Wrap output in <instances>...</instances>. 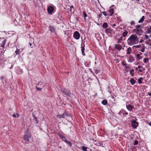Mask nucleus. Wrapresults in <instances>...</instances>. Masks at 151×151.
Instances as JSON below:
<instances>
[{
    "instance_id": "nucleus-32",
    "label": "nucleus",
    "mask_w": 151,
    "mask_h": 151,
    "mask_svg": "<svg viewBox=\"0 0 151 151\" xmlns=\"http://www.w3.org/2000/svg\"><path fill=\"white\" fill-rule=\"evenodd\" d=\"M5 42H6L5 40H3V41L2 43V45L1 46L2 47H4V45L5 44Z\"/></svg>"
},
{
    "instance_id": "nucleus-23",
    "label": "nucleus",
    "mask_w": 151,
    "mask_h": 151,
    "mask_svg": "<svg viewBox=\"0 0 151 151\" xmlns=\"http://www.w3.org/2000/svg\"><path fill=\"white\" fill-rule=\"evenodd\" d=\"M84 50H85V49L84 48V47H83V46H82L81 47V51H82V54L83 55H85V54L84 53Z\"/></svg>"
},
{
    "instance_id": "nucleus-53",
    "label": "nucleus",
    "mask_w": 151,
    "mask_h": 151,
    "mask_svg": "<svg viewBox=\"0 0 151 151\" xmlns=\"http://www.w3.org/2000/svg\"><path fill=\"white\" fill-rule=\"evenodd\" d=\"M116 26V24H114L113 25V26Z\"/></svg>"
},
{
    "instance_id": "nucleus-10",
    "label": "nucleus",
    "mask_w": 151,
    "mask_h": 151,
    "mask_svg": "<svg viewBox=\"0 0 151 151\" xmlns=\"http://www.w3.org/2000/svg\"><path fill=\"white\" fill-rule=\"evenodd\" d=\"M146 32L148 34L151 33V26H149L147 27V30Z\"/></svg>"
},
{
    "instance_id": "nucleus-15",
    "label": "nucleus",
    "mask_w": 151,
    "mask_h": 151,
    "mask_svg": "<svg viewBox=\"0 0 151 151\" xmlns=\"http://www.w3.org/2000/svg\"><path fill=\"white\" fill-rule=\"evenodd\" d=\"M65 142L68 144L69 146H72L71 142L69 140H65Z\"/></svg>"
},
{
    "instance_id": "nucleus-35",
    "label": "nucleus",
    "mask_w": 151,
    "mask_h": 151,
    "mask_svg": "<svg viewBox=\"0 0 151 151\" xmlns=\"http://www.w3.org/2000/svg\"><path fill=\"white\" fill-rule=\"evenodd\" d=\"M140 27H141V26L140 25H137L136 26V29H139V28H140Z\"/></svg>"
},
{
    "instance_id": "nucleus-51",
    "label": "nucleus",
    "mask_w": 151,
    "mask_h": 151,
    "mask_svg": "<svg viewBox=\"0 0 151 151\" xmlns=\"http://www.w3.org/2000/svg\"><path fill=\"white\" fill-rule=\"evenodd\" d=\"M29 45L30 46H31L32 45V44L30 42L29 43Z\"/></svg>"
},
{
    "instance_id": "nucleus-52",
    "label": "nucleus",
    "mask_w": 151,
    "mask_h": 151,
    "mask_svg": "<svg viewBox=\"0 0 151 151\" xmlns=\"http://www.w3.org/2000/svg\"><path fill=\"white\" fill-rule=\"evenodd\" d=\"M139 70V71H140V72H142V70H140H140Z\"/></svg>"
},
{
    "instance_id": "nucleus-44",
    "label": "nucleus",
    "mask_w": 151,
    "mask_h": 151,
    "mask_svg": "<svg viewBox=\"0 0 151 151\" xmlns=\"http://www.w3.org/2000/svg\"><path fill=\"white\" fill-rule=\"evenodd\" d=\"M33 116H34V118H35V121H37V118L36 117H35L34 115H33Z\"/></svg>"
},
{
    "instance_id": "nucleus-7",
    "label": "nucleus",
    "mask_w": 151,
    "mask_h": 151,
    "mask_svg": "<svg viewBox=\"0 0 151 151\" xmlns=\"http://www.w3.org/2000/svg\"><path fill=\"white\" fill-rule=\"evenodd\" d=\"M68 116V115L66 113H64L62 114L58 115L57 116V117H58L59 118H65Z\"/></svg>"
},
{
    "instance_id": "nucleus-2",
    "label": "nucleus",
    "mask_w": 151,
    "mask_h": 151,
    "mask_svg": "<svg viewBox=\"0 0 151 151\" xmlns=\"http://www.w3.org/2000/svg\"><path fill=\"white\" fill-rule=\"evenodd\" d=\"M30 135L28 132H26L24 136V139L27 141H28L29 139L30 138Z\"/></svg>"
},
{
    "instance_id": "nucleus-28",
    "label": "nucleus",
    "mask_w": 151,
    "mask_h": 151,
    "mask_svg": "<svg viewBox=\"0 0 151 151\" xmlns=\"http://www.w3.org/2000/svg\"><path fill=\"white\" fill-rule=\"evenodd\" d=\"M136 58L138 60H139L140 58H141V57L140 56V55L139 54H137L136 56Z\"/></svg>"
},
{
    "instance_id": "nucleus-14",
    "label": "nucleus",
    "mask_w": 151,
    "mask_h": 151,
    "mask_svg": "<svg viewBox=\"0 0 151 151\" xmlns=\"http://www.w3.org/2000/svg\"><path fill=\"white\" fill-rule=\"evenodd\" d=\"M130 82L132 85H134L136 81L133 79L132 78L130 80Z\"/></svg>"
},
{
    "instance_id": "nucleus-34",
    "label": "nucleus",
    "mask_w": 151,
    "mask_h": 151,
    "mask_svg": "<svg viewBox=\"0 0 151 151\" xmlns=\"http://www.w3.org/2000/svg\"><path fill=\"white\" fill-rule=\"evenodd\" d=\"M83 14L84 17V18L85 19V17H87V16L86 13L85 12H83Z\"/></svg>"
},
{
    "instance_id": "nucleus-33",
    "label": "nucleus",
    "mask_w": 151,
    "mask_h": 151,
    "mask_svg": "<svg viewBox=\"0 0 151 151\" xmlns=\"http://www.w3.org/2000/svg\"><path fill=\"white\" fill-rule=\"evenodd\" d=\"M143 79V78H142L141 77L139 79H138V82L139 83H142V81H141V80H142Z\"/></svg>"
},
{
    "instance_id": "nucleus-47",
    "label": "nucleus",
    "mask_w": 151,
    "mask_h": 151,
    "mask_svg": "<svg viewBox=\"0 0 151 151\" xmlns=\"http://www.w3.org/2000/svg\"><path fill=\"white\" fill-rule=\"evenodd\" d=\"M148 94L149 96H151V93H149Z\"/></svg>"
},
{
    "instance_id": "nucleus-30",
    "label": "nucleus",
    "mask_w": 151,
    "mask_h": 151,
    "mask_svg": "<svg viewBox=\"0 0 151 151\" xmlns=\"http://www.w3.org/2000/svg\"><path fill=\"white\" fill-rule=\"evenodd\" d=\"M130 74L132 76H134V70L133 69L130 70Z\"/></svg>"
},
{
    "instance_id": "nucleus-27",
    "label": "nucleus",
    "mask_w": 151,
    "mask_h": 151,
    "mask_svg": "<svg viewBox=\"0 0 151 151\" xmlns=\"http://www.w3.org/2000/svg\"><path fill=\"white\" fill-rule=\"evenodd\" d=\"M70 10L71 12H74V9H73V6H70Z\"/></svg>"
},
{
    "instance_id": "nucleus-39",
    "label": "nucleus",
    "mask_w": 151,
    "mask_h": 151,
    "mask_svg": "<svg viewBox=\"0 0 151 151\" xmlns=\"http://www.w3.org/2000/svg\"><path fill=\"white\" fill-rule=\"evenodd\" d=\"M62 139L65 142V140H67V139H66V138L64 137H63L62 138Z\"/></svg>"
},
{
    "instance_id": "nucleus-3",
    "label": "nucleus",
    "mask_w": 151,
    "mask_h": 151,
    "mask_svg": "<svg viewBox=\"0 0 151 151\" xmlns=\"http://www.w3.org/2000/svg\"><path fill=\"white\" fill-rule=\"evenodd\" d=\"M80 36V34L78 31H76L73 33V37L76 40L78 39L79 38Z\"/></svg>"
},
{
    "instance_id": "nucleus-45",
    "label": "nucleus",
    "mask_w": 151,
    "mask_h": 151,
    "mask_svg": "<svg viewBox=\"0 0 151 151\" xmlns=\"http://www.w3.org/2000/svg\"><path fill=\"white\" fill-rule=\"evenodd\" d=\"M60 138H61L62 139V138L63 137H64L62 135H60Z\"/></svg>"
},
{
    "instance_id": "nucleus-5",
    "label": "nucleus",
    "mask_w": 151,
    "mask_h": 151,
    "mask_svg": "<svg viewBox=\"0 0 151 151\" xmlns=\"http://www.w3.org/2000/svg\"><path fill=\"white\" fill-rule=\"evenodd\" d=\"M132 126L134 128H136L138 126V122L135 120L132 121Z\"/></svg>"
},
{
    "instance_id": "nucleus-9",
    "label": "nucleus",
    "mask_w": 151,
    "mask_h": 151,
    "mask_svg": "<svg viewBox=\"0 0 151 151\" xmlns=\"http://www.w3.org/2000/svg\"><path fill=\"white\" fill-rule=\"evenodd\" d=\"M126 107L128 110L130 111H131L134 108V107L132 106L130 104L127 105Z\"/></svg>"
},
{
    "instance_id": "nucleus-13",
    "label": "nucleus",
    "mask_w": 151,
    "mask_h": 151,
    "mask_svg": "<svg viewBox=\"0 0 151 151\" xmlns=\"http://www.w3.org/2000/svg\"><path fill=\"white\" fill-rule=\"evenodd\" d=\"M145 19V17L144 16H143L141 19L139 20L138 21L139 23H142V22Z\"/></svg>"
},
{
    "instance_id": "nucleus-46",
    "label": "nucleus",
    "mask_w": 151,
    "mask_h": 151,
    "mask_svg": "<svg viewBox=\"0 0 151 151\" xmlns=\"http://www.w3.org/2000/svg\"><path fill=\"white\" fill-rule=\"evenodd\" d=\"M131 24L132 25V24H134V22L133 21H132V22H131Z\"/></svg>"
},
{
    "instance_id": "nucleus-42",
    "label": "nucleus",
    "mask_w": 151,
    "mask_h": 151,
    "mask_svg": "<svg viewBox=\"0 0 151 151\" xmlns=\"http://www.w3.org/2000/svg\"><path fill=\"white\" fill-rule=\"evenodd\" d=\"M36 88L38 90V91H39V90H41V88H38L37 87H36Z\"/></svg>"
},
{
    "instance_id": "nucleus-40",
    "label": "nucleus",
    "mask_w": 151,
    "mask_h": 151,
    "mask_svg": "<svg viewBox=\"0 0 151 151\" xmlns=\"http://www.w3.org/2000/svg\"><path fill=\"white\" fill-rule=\"evenodd\" d=\"M99 71L98 70H96L95 71V72L96 73V74L98 73H99Z\"/></svg>"
},
{
    "instance_id": "nucleus-22",
    "label": "nucleus",
    "mask_w": 151,
    "mask_h": 151,
    "mask_svg": "<svg viewBox=\"0 0 151 151\" xmlns=\"http://www.w3.org/2000/svg\"><path fill=\"white\" fill-rule=\"evenodd\" d=\"M140 49H140V51L141 52H143L145 51V47L144 46H142Z\"/></svg>"
},
{
    "instance_id": "nucleus-17",
    "label": "nucleus",
    "mask_w": 151,
    "mask_h": 151,
    "mask_svg": "<svg viewBox=\"0 0 151 151\" xmlns=\"http://www.w3.org/2000/svg\"><path fill=\"white\" fill-rule=\"evenodd\" d=\"M108 27V24L106 23H104L103 25V27L104 28H106Z\"/></svg>"
},
{
    "instance_id": "nucleus-16",
    "label": "nucleus",
    "mask_w": 151,
    "mask_h": 151,
    "mask_svg": "<svg viewBox=\"0 0 151 151\" xmlns=\"http://www.w3.org/2000/svg\"><path fill=\"white\" fill-rule=\"evenodd\" d=\"M132 51V49L131 48L129 47L127 49V54H130Z\"/></svg>"
},
{
    "instance_id": "nucleus-24",
    "label": "nucleus",
    "mask_w": 151,
    "mask_h": 151,
    "mask_svg": "<svg viewBox=\"0 0 151 151\" xmlns=\"http://www.w3.org/2000/svg\"><path fill=\"white\" fill-rule=\"evenodd\" d=\"M128 32L127 31H126L124 32H123L122 34V35L123 37H125L126 35L127 34Z\"/></svg>"
},
{
    "instance_id": "nucleus-8",
    "label": "nucleus",
    "mask_w": 151,
    "mask_h": 151,
    "mask_svg": "<svg viewBox=\"0 0 151 151\" xmlns=\"http://www.w3.org/2000/svg\"><path fill=\"white\" fill-rule=\"evenodd\" d=\"M47 10L48 13L51 14L53 12L54 8L50 6L47 8Z\"/></svg>"
},
{
    "instance_id": "nucleus-49",
    "label": "nucleus",
    "mask_w": 151,
    "mask_h": 151,
    "mask_svg": "<svg viewBox=\"0 0 151 151\" xmlns=\"http://www.w3.org/2000/svg\"><path fill=\"white\" fill-rule=\"evenodd\" d=\"M149 125L151 126V122H150V123H149Z\"/></svg>"
},
{
    "instance_id": "nucleus-50",
    "label": "nucleus",
    "mask_w": 151,
    "mask_h": 151,
    "mask_svg": "<svg viewBox=\"0 0 151 151\" xmlns=\"http://www.w3.org/2000/svg\"><path fill=\"white\" fill-rule=\"evenodd\" d=\"M128 114V113L127 112H126L125 113V114H126V115H127V114Z\"/></svg>"
},
{
    "instance_id": "nucleus-48",
    "label": "nucleus",
    "mask_w": 151,
    "mask_h": 151,
    "mask_svg": "<svg viewBox=\"0 0 151 151\" xmlns=\"http://www.w3.org/2000/svg\"><path fill=\"white\" fill-rule=\"evenodd\" d=\"M141 68V66H139L138 67V68Z\"/></svg>"
},
{
    "instance_id": "nucleus-54",
    "label": "nucleus",
    "mask_w": 151,
    "mask_h": 151,
    "mask_svg": "<svg viewBox=\"0 0 151 151\" xmlns=\"http://www.w3.org/2000/svg\"><path fill=\"white\" fill-rule=\"evenodd\" d=\"M150 37H151V34L150 35Z\"/></svg>"
},
{
    "instance_id": "nucleus-36",
    "label": "nucleus",
    "mask_w": 151,
    "mask_h": 151,
    "mask_svg": "<svg viewBox=\"0 0 151 151\" xmlns=\"http://www.w3.org/2000/svg\"><path fill=\"white\" fill-rule=\"evenodd\" d=\"M122 40V37H121L119 39L118 41V43H120V41Z\"/></svg>"
},
{
    "instance_id": "nucleus-18",
    "label": "nucleus",
    "mask_w": 151,
    "mask_h": 151,
    "mask_svg": "<svg viewBox=\"0 0 151 151\" xmlns=\"http://www.w3.org/2000/svg\"><path fill=\"white\" fill-rule=\"evenodd\" d=\"M129 60L130 62H132L134 61L133 58L132 56H130L129 57Z\"/></svg>"
},
{
    "instance_id": "nucleus-37",
    "label": "nucleus",
    "mask_w": 151,
    "mask_h": 151,
    "mask_svg": "<svg viewBox=\"0 0 151 151\" xmlns=\"http://www.w3.org/2000/svg\"><path fill=\"white\" fill-rule=\"evenodd\" d=\"M142 46H141L140 45H137L136 46H134V47H135L136 48H141Z\"/></svg>"
},
{
    "instance_id": "nucleus-11",
    "label": "nucleus",
    "mask_w": 151,
    "mask_h": 151,
    "mask_svg": "<svg viewBox=\"0 0 151 151\" xmlns=\"http://www.w3.org/2000/svg\"><path fill=\"white\" fill-rule=\"evenodd\" d=\"M115 48L119 51L122 49V47L120 45L118 44L115 45Z\"/></svg>"
},
{
    "instance_id": "nucleus-4",
    "label": "nucleus",
    "mask_w": 151,
    "mask_h": 151,
    "mask_svg": "<svg viewBox=\"0 0 151 151\" xmlns=\"http://www.w3.org/2000/svg\"><path fill=\"white\" fill-rule=\"evenodd\" d=\"M65 95L68 96L69 94V92L66 90L65 88H62L60 90Z\"/></svg>"
},
{
    "instance_id": "nucleus-29",
    "label": "nucleus",
    "mask_w": 151,
    "mask_h": 151,
    "mask_svg": "<svg viewBox=\"0 0 151 151\" xmlns=\"http://www.w3.org/2000/svg\"><path fill=\"white\" fill-rule=\"evenodd\" d=\"M144 63H147L149 61V60L148 58H145L144 59Z\"/></svg>"
},
{
    "instance_id": "nucleus-38",
    "label": "nucleus",
    "mask_w": 151,
    "mask_h": 151,
    "mask_svg": "<svg viewBox=\"0 0 151 151\" xmlns=\"http://www.w3.org/2000/svg\"><path fill=\"white\" fill-rule=\"evenodd\" d=\"M103 14L105 16L107 15V13L105 12H102Z\"/></svg>"
},
{
    "instance_id": "nucleus-55",
    "label": "nucleus",
    "mask_w": 151,
    "mask_h": 151,
    "mask_svg": "<svg viewBox=\"0 0 151 151\" xmlns=\"http://www.w3.org/2000/svg\"><path fill=\"white\" fill-rule=\"evenodd\" d=\"M0 39H1V38H0Z\"/></svg>"
},
{
    "instance_id": "nucleus-12",
    "label": "nucleus",
    "mask_w": 151,
    "mask_h": 151,
    "mask_svg": "<svg viewBox=\"0 0 151 151\" xmlns=\"http://www.w3.org/2000/svg\"><path fill=\"white\" fill-rule=\"evenodd\" d=\"M23 50V49H21V50H19L17 49L16 51L15 52V53L16 55L19 54L20 52H21Z\"/></svg>"
},
{
    "instance_id": "nucleus-43",
    "label": "nucleus",
    "mask_w": 151,
    "mask_h": 151,
    "mask_svg": "<svg viewBox=\"0 0 151 151\" xmlns=\"http://www.w3.org/2000/svg\"><path fill=\"white\" fill-rule=\"evenodd\" d=\"M125 63V62H122V64L123 65L125 66L126 65V64Z\"/></svg>"
},
{
    "instance_id": "nucleus-19",
    "label": "nucleus",
    "mask_w": 151,
    "mask_h": 151,
    "mask_svg": "<svg viewBox=\"0 0 151 151\" xmlns=\"http://www.w3.org/2000/svg\"><path fill=\"white\" fill-rule=\"evenodd\" d=\"M107 103V101L106 100H104L102 101V104L104 105H106Z\"/></svg>"
},
{
    "instance_id": "nucleus-20",
    "label": "nucleus",
    "mask_w": 151,
    "mask_h": 151,
    "mask_svg": "<svg viewBox=\"0 0 151 151\" xmlns=\"http://www.w3.org/2000/svg\"><path fill=\"white\" fill-rule=\"evenodd\" d=\"M50 29L51 32H55V30L54 28L52 27H50Z\"/></svg>"
},
{
    "instance_id": "nucleus-1",
    "label": "nucleus",
    "mask_w": 151,
    "mask_h": 151,
    "mask_svg": "<svg viewBox=\"0 0 151 151\" xmlns=\"http://www.w3.org/2000/svg\"><path fill=\"white\" fill-rule=\"evenodd\" d=\"M127 42L128 44L132 45L138 42V39L136 35H131L128 39Z\"/></svg>"
},
{
    "instance_id": "nucleus-21",
    "label": "nucleus",
    "mask_w": 151,
    "mask_h": 151,
    "mask_svg": "<svg viewBox=\"0 0 151 151\" xmlns=\"http://www.w3.org/2000/svg\"><path fill=\"white\" fill-rule=\"evenodd\" d=\"M114 10L113 9H111L109 11L110 13H111L110 15L112 16L114 13Z\"/></svg>"
},
{
    "instance_id": "nucleus-6",
    "label": "nucleus",
    "mask_w": 151,
    "mask_h": 151,
    "mask_svg": "<svg viewBox=\"0 0 151 151\" xmlns=\"http://www.w3.org/2000/svg\"><path fill=\"white\" fill-rule=\"evenodd\" d=\"M134 31L138 35H140L141 33L142 32V30L141 28L135 29H134Z\"/></svg>"
},
{
    "instance_id": "nucleus-31",
    "label": "nucleus",
    "mask_w": 151,
    "mask_h": 151,
    "mask_svg": "<svg viewBox=\"0 0 151 151\" xmlns=\"http://www.w3.org/2000/svg\"><path fill=\"white\" fill-rule=\"evenodd\" d=\"M144 38H145V39H148L149 38V36L147 35H144Z\"/></svg>"
},
{
    "instance_id": "nucleus-41",
    "label": "nucleus",
    "mask_w": 151,
    "mask_h": 151,
    "mask_svg": "<svg viewBox=\"0 0 151 151\" xmlns=\"http://www.w3.org/2000/svg\"><path fill=\"white\" fill-rule=\"evenodd\" d=\"M138 144V142L136 141L134 142V145H137Z\"/></svg>"
},
{
    "instance_id": "nucleus-26",
    "label": "nucleus",
    "mask_w": 151,
    "mask_h": 151,
    "mask_svg": "<svg viewBox=\"0 0 151 151\" xmlns=\"http://www.w3.org/2000/svg\"><path fill=\"white\" fill-rule=\"evenodd\" d=\"M13 116L14 117H18L19 116V115L18 114L16 113H14L13 115Z\"/></svg>"
},
{
    "instance_id": "nucleus-25",
    "label": "nucleus",
    "mask_w": 151,
    "mask_h": 151,
    "mask_svg": "<svg viewBox=\"0 0 151 151\" xmlns=\"http://www.w3.org/2000/svg\"><path fill=\"white\" fill-rule=\"evenodd\" d=\"M82 150L84 151H88L87 150V148L84 146H83L81 147Z\"/></svg>"
}]
</instances>
